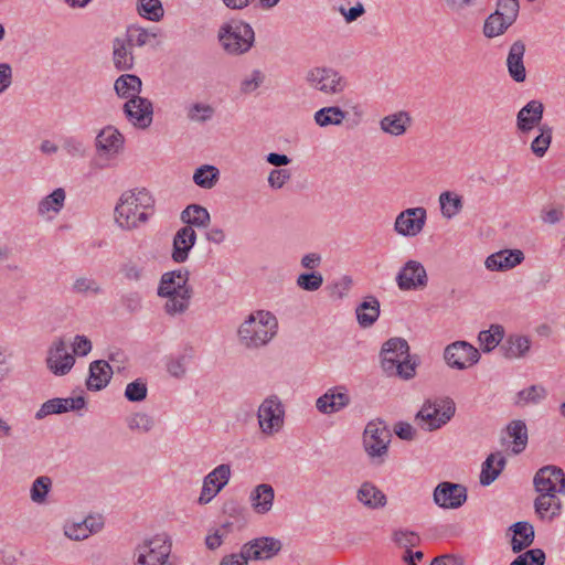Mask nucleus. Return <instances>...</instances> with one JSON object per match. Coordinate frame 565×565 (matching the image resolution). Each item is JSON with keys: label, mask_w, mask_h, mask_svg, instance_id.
I'll use <instances>...</instances> for the list:
<instances>
[{"label": "nucleus", "mask_w": 565, "mask_h": 565, "mask_svg": "<svg viewBox=\"0 0 565 565\" xmlns=\"http://www.w3.org/2000/svg\"><path fill=\"white\" fill-rule=\"evenodd\" d=\"M543 104L539 100H531L518 114V128L529 131L540 124L543 117Z\"/></svg>", "instance_id": "obj_24"}, {"label": "nucleus", "mask_w": 565, "mask_h": 565, "mask_svg": "<svg viewBox=\"0 0 565 565\" xmlns=\"http://www.w3.org/2000/svg\"><path fill=\"white\" fill-rule=\"evenodd\" d=\"M249 561L250 559L247 558V555L244 553V548L242 546L238 553L225 555L221 559L220 565H248Z\"/></svg>", "instance_id": "obj_58"}, {"label": "nucleus", "mask_w": 565, "mask_h": 565, "mask_svg": "<svg viewBox=\"0 0 565 565\" xmlns=\"http://www.w3.org/2000/svg\"><path fill=\"white\" fill-rule=\"evenodd\" d=\"M65 412V406H62L61 398H53L45 402L40 411L36 413V418H43L46 415L60 414Z\"/></svg>", "instance_id": "obj_54"}, {"label": "nucleus", "mask_w": 565, "mask_h": 565, "mask_svg": "<svg viewBox=\"0 0 565 565\" xmlns=\"http://www.w3.org/2000/svg\"><path fill=\"white\" fill-rule=\"evenodd\" d=\"M213 108L210 105L195 104L189 111V117L194 120L204 121L211 118Z\"/></svg>", "instance_id": "obj_56"}, {"label": "nucleus", "mask_w": 565, "mask_h": 565, "mask_svg": "<svg viewBox=\"0 0 565 565\" xmlns=\"http://www.w3.org/2000/svg\"><path fill=\"white\" fill-rule=\"evenodd\" d=\"M153 203L151 194L146 189L126 191L115 209L116 222L122 228H135L148 220Z\"/></svg>", "instance_id": "obj_1"}, {"label": "nucleus", "mask_w": 565, "mask_h": 565, "mask_svg": "<svg viewBox=\"0 0 565 565\" xmlns=\"http://www.w3.org/2000/svg\"><path fill=\"white\" fill-rule=\"evenodd\" d=\"M218 170L212 166L198 169L193 175L194 182L205 189H211L217 180Z\"/></svg>", "instance_id": "obj_42"}, {"label": "nucleus", "mask_w": 565, "mask_h": 565, "mask_svg": "<svg viewBox=\"0 0 565 565\" xmlns=\"http://www.w3.org/2000/svg\"><path fill=\"white\" fill-rule=\"evenodd\" d=\"M188 271L166 273L161 277L159 296L168 298L166 310L170 315L183 312L189 307L192 289L188 286Z\"/></svg>", "instance_id": "obj_3"}, {"label": "nucleus", "mask_w": 565, "mask_h": 565, "mask_svg": "<svg viewBox=\"0 0 565 565\" xmlns=\"http://www.w3.org/2000/svg\"><path fill=\"white\" fill-rule=\"evenodd\" d=\"M444 356L449 366L463 370L476 364L480 359V353L470 343L456 341L447 345Z\"/></svg>", "instance_id": "obj_12"}, {"label": "nucleus", "mask_w": 565, "mask_h": 565, "mask_svg": "<svg viewBox=\"0 0 565 565\" xmlns=\"http://www.w3.org/2000/svg\"><path fill=\"white\" fill-rule=\"evenodd\" d=\"M392 433L382 420L370 422L363 434V444L365 451L371 458H379V462L383 461V457L387 454L391 443Z\"/></svg>", "instance_id": "obj_7"}, {"label": "nucleus", "mask_w": 565, "mask_h": 565, "mask_svg": "<svg viewBox=\"0 0 565 565\" xmlns=\"http://www.w3.org/2000/svg\"><path fill=\"white\" fill-rule=\"evenodd\" d=\"M171 553V544L162 536L145 540L135 551V565H163Z\"/></svg>", "instance_id": "obj_8"}, {"label": "nucleus", "mask_w": 565, "mask_h": 565, "mask_svg": "<svg viewBox=\"0 0 565 565\" xmlns=\"http://www.w3.org/2000/svg\"><path fill=\"white\" fill-rule=\"evenodd\" d=\"M218 38L228 53L241 54L250 49L254 42V31L243 22L225 24L222 26Z\"/></svg>", "instance_id": "obj_6"}, {"label": "nucleus", "mask_w": 565, "mask_h": 565, "mask_svg": "<svg viewBox=\"0 0 565 565\" xmlns=\"http://www.w3.org/2000/svg\"><path fill=\"white\" fill-rule=\"evenodd\" d=\"M97 146L106 151H117L122 145V136L113 128L106 127L97 136Z\"/></svg>", "instance_id": "obj_35"}, {"label": "nucleus", "mask_w": 565, "mask_h": 565, "mask_svg": "<svg viewBox=\"0 0 565 565\" xmlns=\"http://www.w3.org/2000/svg\"><path fill=\"white\" fill-rule=\"evenodd\" d=\"M230 476V466L220 465L205 477L201 494H217L228 482Z\"/></svg>", "instance_id": "obj_25"}, {"label": "nucleus", "mask_w": 565, "mask_h": 565, "mask_svg": "<svg viewBox=\"0 0 565 565\" xmlns=\"http://www.w3.org/2000/svg\"><path fill=\"white\" fill-rule=\"evenodd\" d=\"M138 11L140 15L152 21H159L164 12L159 0H139Z\"/></svg>", "instance_id": "obj_43"}, {"label": "nucleus", "mask_w": 565, "mask_h": 565, "mask_svg": "<svg viewBox=\"0 0 565 565\" xmlns=\"http://www.w3.org/2000/svg\"><path fill=\"white\" fill-rule=\"evenodd\" d=\"M465 557L459 554H443L433 558L429 565H465Z\"/></svg>", "instance_id": "obj_57"}, {"label": "nucleus", "mask_w": 565, "mask_h": 565, "mask_svg": "<svg viewBox=\"0 0 565 565\" xmlns=\"http://www.w3.org/2000/svg\"><path fill=\"white\" fill-rule=\"evenodd\" d=\"M65 200V192L63 189L58 188L53 191L52 194L44 198L39 204V213L46 214L50 211L58 212Z\"/></svg>", "instance_id": "obj_40"}, {"label": "nucleus", "mask_w": 565, "mask_h": 565, "mask_svg": "<svg viewBox=\"0 0 565 565\" xmlns=\"http://www.w3.org/2000/svg\"><path fill=\"white\" fill-rule=\"evenodd\" d=\"M323 278L319 273L301 274L297 284L300 288L309 291H315L321 287Z\"/></svg>", "instance_id": "obj_51"}, {"label": "nucleus", "mask_w": 565, "mask_h": 565, "mask_svg": "<svg viewBox=\"0 0 565 565\" xmlns=\"http://www.w3.org/2000/svg\"><path fill=\"white\" fill-rule=\"evenodd\" d=\"M510 26L508 22L497 12L490 14L484 22L483 33L487 38L498 36Z\"/></svg>", "instance_id": "obj_41"}, {"label": "nucleus", "mask_w": 565, "mask_h": 565, "mask_svg": "<svg viewBox=\"0 0 565 565\" xmlns=\"http://www.w3.org/2000/svg\"><path fill=\"white\" fill-rule=\"evenodd\" d=\"M545 553L541 548H533L519 555L510 565H544Z\"/></svg>", "instance_id": "obj_47"}, {"label": "nucleus", "mask_w": 565, "mask_h": 565, "mask_svg": "<svg viewBox=\"0 0 565 565\" xmlns=\"http://www.w3.org/2000/svg\"><path fill=\"white\" fill-rule=\"evenodd\" d=\"M441 212L444 216L450 218L459 213L462 207L461 198L454 195L451 192H443L439 196Z\"/></svg>", "instance_id": "obj_39"}, {"label": "nucleus", "mask_w": 565, "mask_h": 565, "mask_svg": "<svg viewBox=\"0 0 565 565\" xmlns=\"http://www.w3.org/2000/svg\"><path fill=\"white\" fill-rule=\"evenodd\" d=\"M495 12L511 25L518 17L519 0H499Z\"/></svg>", "instance_id": "obj_46"}, {"label": "nucleus", "mask_w": 565, "mask_h": 565, "mask_svg": "<svg viewBox=\"0 0 565 565\" xmlns=\"http://www.w3.org/2000/svg\"><path fill=\"white\" fill-rule=\"evenodd\" d=\"M504 335L503 327L499 324H492L489 330L481 331L479 333V342L484 352H490L502 341Z\"/></svg>", "instance_id": "obj_37"}, {"label": "nucleus", "mask_w": 565, "mask_h": 565, "mask_svg": "<svg viewBox=\"0 0 565 565\" xmlns=\"http://www.w3.org/2000/svg\"><path fill=\"white\" fill-rule=\"evenodd\" d=\"M455 403L450 398L427 401L416 415V420L428 430L440 428L454 416Z\"/></svg>", "instance_id": "obj_5"}, {"label": "nucleus", "mask_w": 565, "mask_h": 565, "mask_svg": "<svg viewBox=\"0 0 565 565\" xmlns=\"http://www.w3.org/2000/svg\"><path fill=\"white\" fill-rule=\"evenodd\" d=\"M243 548L250 561H268L279 554L282 543L273 536H260L245 543Z\"/></svg>", "instance_id": "obj_14"}, {"label": "nucleus", "mask_w": 565, "mask_h": 565, "mask_svg": "<svg viewBox=\"0 0 565 565\" xmlns=\"http://www.w3.org/2000/svg\"><path fill=\"white\" fill-rule=\"evenodd\" d=\"M277 320L266 311L252 315L239 328L241 340L249 348L266 344L276 333Z\"/></svg>", "instance_id": "obj_4"}, {"label": "nucleus", "mask_w": 565, "mask_h": 565, "mask_svg": "<svg viewBox=\"0 0 565 565\" xmlns=\"http://www.w3.org/2000/svg\"><path fill=\"white\" fill-rule=\"evenodd\" d=\"M128 119L140 128L148 127L152 121V104L142 97L130 98L124 106Z\"/></svg>", "instance_id": "obj_16"}, {"label": "nucleus", "mask_w": 565, "mask_h": 565, "mask_svg": "<svg viewBox=\"0 0 565 565\" xmlns=\"http://www.w3.org/2000/svg\"><path fill=\"white\" fill-rule=\"evenodd\" d=\"M129 426L130 428H137L147 431L151 428L152 420L148 415L138 413L131 417Z\"/></svg>", "instance_id": "obj_61"}, {"label": "nucleus", "mask_w": 565, "mask_h": 565, "mask_svg": "<svg viewBox=\"0 0 565 565\" xmlns=\"http://www.w3.org/2000/svg\"><path fill=\"white\" fill-rule=\"evenodd\" d=\"M524 259L520 249H504L490 255L486 260L487 268L491 270H505L515 267Z\"/></svg>", "instance_id": "obj_21"}, {"label": "nucleus", "mask_w": 565, "mask_h": 565, "mask_svg": "<svg viewBox=\"0 0 565 565\" xmlns=\"http://www.w3.org/2000/svg\"><path fill=\"white\" fill-rule=\"evenodd\" d=\"M512 532L511 548L519 553L529 547L534 541V529L527 522H516L510 527Z\"/></svg>", "instance_id": "obj_26"}, {"label": "nucleus", "mask_w": 565, "mask_h": 565, "mask_svg": "<svg viewBox=\"0 0 565 565\" xmlns=\"http://www.w3.org/2000/svg\"><path fill=\"white\" fill-rule=\"evenodd\" d=\"M105 519L100 513H90L85 519L67 520L63 525L64 535L72 541H83L104 529Z\"/></svg>", "instance_id": "obj_9"}, {"label": "nucleus", "mask_w": 565, "mask_h": 565, "mask_svg": "<svg viewBox=\"0 0 565 565\" xmlns=\"http://www.w3.org/2000/svg\"><path fill=\"white\" fill-rule=\"evenodd\" d=\"M92 350L90 341L84 335H76L73 343V351L77 355H86Z\"/></svg>", "instance_id": "obj_64"}, {"label": "nucleus", "mask_w": 565, "mask_h": 565, "mask_svg": "<svg viewBox=\"0 0 565 565\" xmlns=\"http://www.w3.org/2000/svg\"><path fill=\"white\" fill-rule=\"evenodd\" d=\"M395 434L404 440H412L415 437V429L408 423L399 422L394 426Z\"/></svg>", "instance_id": "obj_63"}, {"label": "nucleus", "mask_w": 565, "mask_h": 565, "mask_svg": "<svg viewBox=\"0 0 565 565\" xmlns=\"http://www.w3.org/2000/svg\"><path fill=\"white\" fill-rule=\"evenodd\" d=\"M534 507L539 518L546 521L559 516L563 509L559 497H536Z\"/></svg>", "instance_id": "obj_27"}, {"label": "nucleus", "mask_w": 565, "mask_h": 565, "mask_svg": "<svg viewBox=\"0 0 565 565\" xmlns=\"http://www.w3.org/2000/svg\"><path fill=\"white\" fill-rule=\"evenodd\" d=\"M468 489L463 484L452 482H440L435 489L433 494H467Z\"/></svg>", "instance_id": "obj_53"}, {"label": "nucleus", "mask_w": 565, "mask_h": 565, "mask_svg": "<svg viewBox=\"0 0 565 565\" xmlns=\"http://www.w3.org/2000/svg\"><path fill=\"white\" fill-rule=\"evenodd\" d=\"M525 44L522 41H515L509 51L507 65L510 76L518 83L525 81L526 72L523 63Z\"/></svg>", "instance_id": "obj_19"}, {"label": "nucleus", "mask_w": 565, "mask_h": 565, "mask_svg": "<svg viewBox=\"0 0 565 565\" xmlns=\"http://www.w3.org/2000/svg\"><path fill=\"white\" fill-rule=\"evenodd\" d=\"M274 497H248V505L256 514H265L273 508Z\"/></svg>", "instance_id": "obj_52"}, {"label": "nucleus", "mask_w": 565, "mask_h": 565, "mask_svg": "<svg viewBox=\"0 0 565 565\" xmlns=\"http://www.w3.org/2000/svg\"><path fill=\"white\" fill-rule=\"evenodd\" d=\"M290 178V172L286 169L273 170L268 177V182L273 188L280 189Z\"/></svg>", "instance_id": "obj_59"}, {"label": "nucleus", "mask_w": 565, "mask_h": 565, "mask_svg": "<svg viewBox=\"0 0 565 565\" xmlns=\"http://www.w3.org/2000/svg\"><path fill=\"white\" fill-rule=\"evenodd\" d=\"M46 362L54 374L64 375L72 369L75 359L67 352L66 343L60 339L50 349Z\"/></svg>", "instance_id": "obj_18"}, {"label": "nucleus", "mask_w": 565, "mask_h": 565, "mask_svg": "<svg viewBox=\"0 0 565 565\" xmlns=\"http://www.w3.org/2000/svg\"><path fill=\"white\" fill-rule=\"evenodd\" d=\"M307 81L310 86L324 94L341 93L347 86V82L332 68L315 67L307 74Z\"/></svg>", "instance_id": "obj_10"}, {"label": "nucleus", "mask_w": 565, "mask_h": 565, "mask_svg": "<svg viewBox=\"0 0 565 565\" xmlns=\"http://www.w3.org/2000/svg\"><path fill=\"white\" fill-rule=\"evenodd\" d=\"M507 434L513 439V454L522 452L527 444V430L522 420H512L507 427Z\"/></svg>", "instance_id": "obj_33"}, {"label": "nucleus", "mask_w": 565, "mask_h": 565, "mask_svg": "<svg viewBox=\"0 0 565 565\" xmlns=\"http://www.w3.org/2000/svg\"><path fill=\"white\" fill-rule=\"evenodd\" d=\"M341 390L343 388L335 387L328 390L324 395L317 399V408L321 413L331 414L345 407L350 402V397Z\"/></svg>", "instance_id": "obj_22"}, {"label": "nucleus", "mask_w": 565, "mask_h": 565, "mask_svg": "<svg viewBox=\"0 0 565 565\" xmlns=\"http://www.w3.org/2000/svg\"><path fill=\"white\" fill-rule=\"evenodd\" d=\"M393 540L399 547H404L406 551L419 544V536L412 531H396L393 535Z\"/></svg>", "instance_id": "obj_50"}, {"label": "nucleus", "mask_w": 565, "mask_h": 565, "mask_svg": "<svg viewBox=\"0 0 565 565\" xmlns=\"http://www.w3.org/2000/svg\"><path fill=\"white\" fill-rule=\"evenodd\" d=\"M115 89L121 97L129 99L138 97L137 94L141 90V81L136 75H121L115 82Z\"/></svg>", "instance_id": "obj_32"}, {"label": "nucleus", "mask_w": 565, "mask_h": 565, "mask_svg": "<svg viewBox=\"0 0 565 565\" xmlns=\"http://www.w3.org/2000/svg\"><path fill=\"white\" fill-rule=\"evenodd\" d=\"M125 396L130 402L143 401L147 396V385L141 380L129 383L125 391Z\"/></svg>", "instance_id": "obj_49"}, {"label": "nucleus", "mask_w": 565, "mask_h": 565, "mask_svg": "<svg viewBox=\"0 0 565 565\" xmlns=\"http://www.w3.org/2000/svg\"><path fill=\"white\" fill-rule=\"evenodd\" d=\"M183 222L188 223V226H206L210 222V214L207 210L201 205L192 204L189 205L181 215Z\"/></svg>", "instance_id": "obj_36"}, {"label": "nucleus", "mask_w": 565, "mask_h": 565, "mask_svg": "<svg viewBox=\"0 0 565 565\" xmlns=\"http://www.w3.org/2000/svg\"><path fill=\"white\" fill-rule=\"evenodd\" d=\"M425 218V209H408L397 216L395 221V230L402 235L414 236L423 230Z\"/></svg>", "instance_id": "obj_17"}, {"label": "nucleus", "mask_w": 565, "mask_h": 565, "mask_svg": "<svg viewBox=\"0 0 565 565\" xmlns=\"http://www.w3.org/2000/svg\"><path fill=\"white\" fill-rule=\"evenodd\" d=\"M258 422L263 433L271 435L284 424V409L277 397L266 398L258 409Z\"/></svg>", "instance_id": "obj_13"}, {"label": "nucleus", "mask_w": 565, "mask_h": 565, "mask_svg": "<svg viewBox=\"0 0 565 565\" xmlns=\"http://www.w3.org/2000/svg\"><path fill=\"white\" fill-rule=\"evenodd\" d=\"M225 535V531L221 529H214L212 530L205 537V545L209 550H216L218 548L222 543Z\"/></svg>", "instance_id": "obj_60"}, {"label": "nucleus", "mask_w": 565, "mask_h": 565, "mask_svg": "<svg viewBox=\"0 0 565 565\" xmlns=\"http://www.w3.org/2000/svg\"><path fill=\"white\" fill-rule=\"evenodd\" d=\"M113 370L108 362L97 360L89 365V376L86 385L90 391H99L104 388L111 379Z\"/></svg>", "instance_id": "obj_23"}, {"label": "nucleus", "mask_w": 565, "mask_h": 565, "mask_svg": "<svg viewBox=\"0 0 565 565\" xmlns=\"http://www.w3.org/2000/svg\"><path fill=\"white\" fill-rule=\"evenodd\" d=\"M382 367L388 376L409 380L415 376L416 364L411 361L409 347L406 340L392 338L382 348Z\"/></svg>", "instance_id": "obj_2"}, {"label": "nucleus", "mask_w": 565, "mask_h": 565, "mask_svg": "<svg viewBox=\"0 0 565 565\" xmlns=\"http://www.w3.org/2000/svg\"><path fill=\"white\" fill-rule=\"evenodd\" d=\"M540 130L541 135L532 141L531 149L537 157H543L551 145L552 129L543 126Z\"/></svg>", "instance_id": "obj_45"}, {"label": "nucleus", "mask_w": 565, "mask_h": 565, "mask_svg": "<svg viewBox=\"0 0 565 565\" xmlns=\"http://www.w3.org/2000/svg\"><path fill=\"white\" fill-rule=\"evenodd\" d=\"M530 349V340L526 337L511 335L500 345L502 355L514 359L525 354Z\"/></svg>", "instance_id": "obj_31"}, {"label": "nucleus", "mask_w": 565, "mask_h": 565, "mask_svg": "<svg viewBox=\"0 0 565 565\" xmlns=\"http://www.w3.org/2000/svg\"><path fill=\"white\" fill-rule=\"evenodd\" d=\"M504 465L505 459L499 452L489 455L482 465L480 483L482 486H488L493 482L501 473Z\"/></svg>", "instance_id": "obj_29"}, {"label": "nucleus", "mask_w": 565, "mask_h": 565, "mask_svg": "<svg viewBox=\"0 0 565 565\" xmlns=\"http://www.w3.org/2000/svg\"><path fill=\"white\" fill-rule=\"evenodd\" d=\"M546 396V391L543 386L532 385L529 388L521 391L518 395V404L536 403Z\"/></svg>", "instance_id": "obj_48"}, {"label": "nucleus", "mask_w": 565, "mask_h": 565, "mask_svg": "<svg viewBox=\"0 0 565 565\" xmlns=\"http://www.w3.org/2000/svg\"><path fill=\"white\" fill-rule=\"evenodd\" d=\"M468 497H434V502L441 509H459Z\"/></svg>", "instance_id": "obj_55"}, {"label": "nucleus", "mask_w": 565, "mask_h": 565, "mask_svg": "<svg viewBox=\"0 0 565 565\" xmlns=\"http://www.w3.org/2000/svg\"><path fill=\"white\" fill-rule=\"evenodd\" d=\"M345 118V113L339 107H326L318 110L315 115L316 122L321 126L340 125Z\"/></svg>", "instance_id": "obj_38"}, {"label": "nucleus", "mask_w": 565, "mask_h": 565, "mask_svg": "<svg viewBox=\"0 0 565 565\" xmlns=\"http://www.w3.org/2000/svg\"><path fill=\"white\" fill-rule=\"evenodd\" d=\"M396 280L402 290L423 288L427 285V274L420 263L408 260L398 273Z\"/></svg>", "instance_id": "obj_15"}, {"label": "nucleus", "mask_w": 565, "mask_h": 565, "mask_svg": "<svg viewBox=\"0 0 565 565\" xmlns=\"http://www.w3.org/2000/svg\"><path fill=\"white\" fill-rule=\"evenodd\" d=\"M355 311L359 323L363 328L371 327L380 316V302L375 297H369Z\"/></svg>", "instance_id": "obj_30"}, {"label": "nucleus", "mask_w": 565, "mask_h": 565, "mask_svg": "<svg viewBox=\"0 0 565 565\" xmlns=\"http://www.w3.org/2000/svg\"><path fill=\"white\" fill-rule=\"evenodd\" d=\"M150 38H156V34L149 33L147 30L139 26H129L126 33V41L129 46H142L148 43Z\"/></svg>", "instance_id": "obj_44"}, {"label": "nucleus", "mask_w": 565, "mask_h": 565, "mask_svg": "<svg viewBox=\"0 0 565 565\" xmlns=\"http://www.w3.org/2000/svg\"><path fill=\"white\" fill-rule=\"evenodd\" d=\"M534 486L540 494L565 493V473L556 466H545L536 472Z\"/></svg>", "instance_id": "obj_11"}, {"label": "nucleus", "mask_w": 565, "mask_h": 565, "mask_svg": "<svg viewBox=\"0 0 565 565\" xmlns=\"http://www.w3.org/2000/svg\"><path fill=\"white\" fill-rule=\"evenodd\" d=\"M52 486V481L49 477H39L31 488L30 494H47Z\"/></svg>", "instance_id": "obj_62"}, {"label": "nucleus", "mask_w": 565, "mask_h": 565, "mask_svg": "<svg viewBox=\"0 0 565 565\" xmlns=\"http://www.w3.org/2000/svg\"><path fill=\"white\" fill-rule=\"evenodd\" d=\"M195 231L191 226L180 228L173 239L172 258L177 263H183L188 258L190 249L195 243Z\"/></svg>", "instance_id": "obj_20"}, {"label": "nucleus", "mask_w": 565, "mask_h": 565, "mask_svg": "<svg viewBox=\"0 0 565 565\" xmlns=\"http://www.w3.org/2000/svg\"><path fill=\"white\" fill-rule=\"evenodd\" d=\"M411 118L407 113L401 111L391 116H386L381 121V127L385 132L399 136L406 131Z\"/></svg>", "instance_id": "obj_34"}, {"label": "nucleus", "mask_w": 565, "mask_h": 565, "mask_svg": "<svg viewBox=\"0 0 565 565\" xmlns=\"http://www.w3.org/2000/svg\"><path fill=\"white\" fill-rule=\"evenodd\" d=\"M113 60L114 65L118 71H127L134 66V55L131 46L128 45L125 39L116 38L113 44Z\"/></svg>", "instance_id": "obj_28"}]
</instances>
